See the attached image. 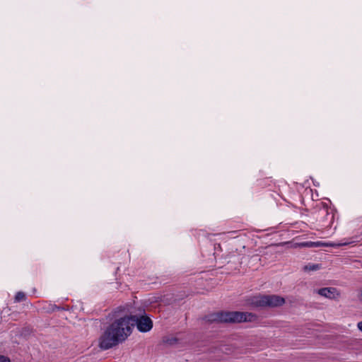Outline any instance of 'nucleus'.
Instances as JSON below:
<instances>
[{"label":"nucleus","instance_id":"obj_9","mask_svg":"<svg viewBox=\"0 0 362 362\" xmlns=\"http://www.w3.org/2000/svg\"><path fill=\"white\" fill-rule=\"evenodd\" d=\"M0 362H11V361L8 358L0 355Z\"/></svg>","mask_w":362,"mask_h":362},{"label":"nucleus","instance_id":"obj_10","mask_svg":"<svg viewBox=\"0 0 362 362\" xmlns=\"http://www.w3.org/2000/svg\"><path fill=\"white\" fill-rule=\"evenodd\" d=\"M358 328L362 331V322L358 323Z\"/></svg>","mask_w":362,"mask_h":362},{"label":"nucleus","instance_id":"obj_7","mask_svg":"<svg viewBox=\"0 0 362 362\" xmlns=\"http://www.w3.org/2000/svg\"><path fill=\"white\" fill-rule=\"evenodd\" d=\"M25 299V295L23 292H18L15 296V300L17 302L23 301Z\"/></svg>","mask_w":362,"mask_h":362},{"label":"nucleus","instance_id":"obj_6","mask_svg":"<svg viewBox=\"0 0 362 362\" xmlns=\"http://www.w3.org/2000/svg\"><path fill=\"white\" fill-rule=\"evenodd\" d=\"M337 289L334 288H322L318 290V293L324 297L332 298L334 297V293Z\"/></svg>","mask_w":362,"mask_h":362},{"label":"nucleus","instance_id":"obj_2","mask_svg":"<svg viewBox=\"0 0 362 362\" xmlns=\"http://www.w3.org/2000/svg\"><path fill=\"white\" fill-rule=\"evenodd\" d=\"M255 317V315L250 313L244 312H221L216 315L212 320H216L220 322L239 323L242 322H250Z\"/></svg>","mask_w":362,"mask_h":362},{"label":"nucleus","instance_id":"obj_3","mask_svg":"<svg viewBox=\"0 0 362 362\" xmlns=\"http://www.w3.org/2000/svg\"><path fill=\"white\" fill-rule=\"evenodd\" d=\"M284 298L276 295H266L255 297L252 304L257 307H277L284 304Z\"/></svg>","mask_w":362,"mask_h":362},{"label":"nucleus","instance_id":"obj_4","mask_svg":"<svg viewBox=\"0 0 362 362\" xmlns=\"http://www.w3.org/2000/svg\"><path fill=\"white\" fill-rule=\"evenodd\" d=\"M137 330L141 332H149L153 327V321L145 315L144 310L137 309Z\"/></svg>","mask_w":362,"mask_h":362},{"label":"nucleus","instance_id":"obj_8","mask_svg":"<svg viewBox=\"0 0 362 362\" xmlns=\"http://www.w3.org/2000/svg\"><path fill=\"white\" fill-rule=\"evenodd\" d=\"M320 268V266L318 264H312V265H308L305 267V270H310V271H315Z\"/></svg>","mask_w":362,"mask_h":362},{"label":"nucleus","instance_id":"obj_1","mask_svg":"<svg viewBox=\"0 0 362 362\" xmlns=\"http://www.w3.org/2000/svg\"><path fill=\"white\" fill-rule=\"evenodd\" d=\"M136 325L134 313L126 309L115 313V320L104 328L98 338V347L110 349L123 342L132 334Z\"/></svg>","mask_w":362,"mask_h":362},{"label":"nucleus","instance_id":"obj_5","mask_svg":"<svg viewBox=\"0 0 362 362\" xmlns=\"http://www.w3.org/2000/svg\"><path fill=\"white\" fill-rule=\"evenodd\" d=\"M348 245V243H323L321 241L317 242H312V241H307L303 242L300 244L301 247H321V246H342V245Z\"/></svg>","mask_w":362,"mask_h":362}]
</instances>
